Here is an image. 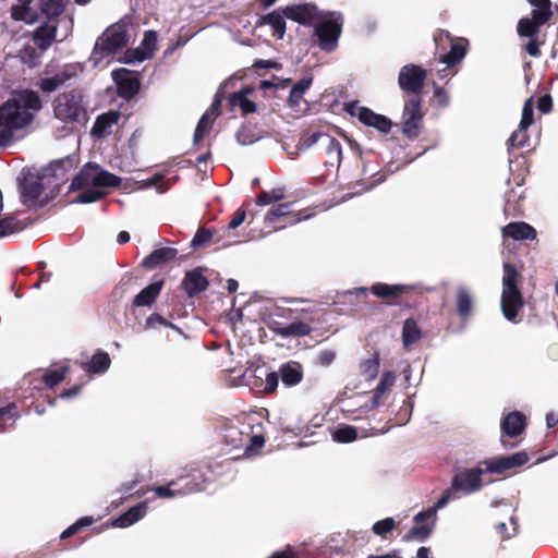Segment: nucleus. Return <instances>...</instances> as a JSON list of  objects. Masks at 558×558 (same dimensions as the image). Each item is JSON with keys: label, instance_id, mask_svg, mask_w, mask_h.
Wrapping results in <instances>:
<instances>
[{"label": "nucleus", "instance_id": "c85d7f7f", "mask_svg": "<svg viewBox=\"0 0 558 558\" xmlns=\"http://www.w3.org/2000/svg\"><path fill=\"white\" fill-rule=\"evenodd\" d=\"M178 255V250L174 247H160L153 251L148 256L142 260V266L147 269H154L158 266L165 265L173 260Z\"/></svg>", "mask_w": 558, "mask_h": 558}, {"label": "nucleus", "instance_id": "bf43d9fd", "mask_svg": "<svg viewBox=\"0 0 558 558\" xmlns=\"http://www.w3.org/2000/svg\"><path fill=\"white\" fill-rule=\"evenodd\" d=\"M213 120L209 118V113H204L201 119L197 122V125L194 131V142L197 143L202 141L206 134L208 133L209 129L211 128Z\"/></svg>", "mask_w": 558, "mask_h": 558}, {"label": "nucleus", "instance_id": "052dcab7", "mask_svg": "<svg viewBox=\"0 0 558 558\" xmlns=\"http://www.w3.org/2000/svg\"><path fill=\"white\" fill-rule=\"evenodd\" d=\"M534 123V109H533V99L529 98L525 100L522 108V117L520 124L521 130H527Z\"/></svg>", "mask_w": 558, "mask_h": 558}, {"label": "nucleus", "instance_id": "0e129e2a", "mask_svg": "<svg viewBox=\"0 0 558 558\" xmlns=\"http://www.w3.org/2000/svg\"><path fill=\"white\" fill-rule=\"evenodd\" d=\"M508 471L522 466L529 462V456L525 451H519L510 456H504Z\"/></svg>", "mask_w": 558, "mask_h": 558}, {"label": "nucleus", "instance_id": "f704fd0d", "mask_svg": "<svg viewBox=\"0 0 558 558\" xmlns=\"http://www.w3.org/2000/svg\"><path fill=\"white\" fill-rule=\"evenodd\" d=\"M111 364L110 356L107 352L98 350L89 361L81 363V367L86 373L101 374L105 373Z\"/></svg>", "mask_w": 558, "mask_h": 558}, {"label": "nucleus", "instance_id": "09e8293b", "mask_svg": "<svg viewBox=\"0 0 558 558\" xmlns=\"http://www.w3.org/2000/svg\"><path fill=\"white\" fill-rule=\"evenodd\" d=\"M530 136L526 130H521V125H519L518 130H515L510 137L508 138L507 145L508 150L523 148L529 144Z\"/></svg>", "mask_w": 558, "mask_h": 558}, {"label": "nucleus", "instance_id": "a211bd4d", "mask_svg": "<svg viewBox=\"0 0 558 558\" xmlns=\"http://www.w3.org/2000/svg\"><path fill=\"white\" fill-rule=\"evenodd\" d=\"M22 417L21 404L9 397L0 395V429L7 433L15 428V423Z\"/></svg>", "mask_w": 558, "mask_h": 558}, {"label": "nucleus", "instance_id": "2f4dec72", "mask_svg": "<svg viewBox=\"0 0 558 558\" xmlns=\"http://www.w3.org/2000/svg\"><path fill=\"white\" fill-rule=\"evenodd\" d=\"M163 279L151 282L145 287L133 300V305L136 307L150 306L158 295L160 294L163 287Z\"/></svg>", "mask_w": 558, "mask_h": 558}, {"label": "nucleus", "instance_id": "603ef678", "mask_svg": "<svg viewBox=\"0 0 558 558\" xmlns=\"http://www.w3.org/2000/svg\"><path fill=\"white\" fill-rule=\"evenodd\" d=\"M155 495L159 498H175L180 497L178 482L171 480L166 485H160L151 488Z\"/></svg>", "mask_w": 558, "mask_h": 558}, {"label": "nucleus", "instance_id": "dca6fc26", "mask_svg": "<svg viewBox=\"0 0 558 558\" xmlns=\"http://www.w3.org/2000/svg\"><path fill=\"white\" fill-rule=\"evenodd\" d=\"M439 508L434 507L428 508L427 510L418 512L414 517V526H412L404 535L403 541H418L425 542L434 531L435 521H436V512Z\"/></svg>", "mask_w": 558, "mask_h": 558}, {"label": "nucleus", "instance_id": "2eb2a0df", "mask_svg": "<svg viewBox=\"0 0 558 558\" xmlns=\"http://www.w3.org/2000/svg\"><path fill=\"white\" fill-rule=\"evenodd\" d=\"M439 508L434 507L428 508L427 510L418 512L414 517V526H412L404 535L403 541H418L425 542L434 531L435 521H436V512Z\"/></svg>", "mask_w": 558, "mask_h": 558}, {"label": "nucleus", "instance_id": "f257e3e1", "mask_svg": "<svg viewBox=\"0 0 558 558\" xmlns=\"http://www.w3.org/2000/svg\"><path fill=\"white\" fill-rule=\"evenodd\" d=\"M288 19L304 26H313L320 50L330 53L337 50L343 28V16L338 12H328L323 17L313 2H301L289 8Z\"/></svg>", "mask_w": 558, "mask_h": 558}, {"label": "nucleus", "instance_id": "20e7f679", "mask_svg": "<svg viewBox=\"0 0 558 558\" xmlns=\"http://www.w3.org/2000/svg\"><path fill=\"white\" fill-rule=\"evenodd\" d=\"M221 439L230 450L244 449V456H256L265 446V436L262 425L250 423H225L221 427Z\"/></svg>", "mask_w": 558, "mask_h": 558}, {"label": "nucleus", "instance_id": "6e6552de", "mask_svg": "<svg viewBox=\"0 0 558 558\" xmlns=\"http://www.w3.org/2000/svg\"><path fill=\"white\" fill-rule=\"evenodd\" d=\"M483 472L482 468L463 469L457 472L452 477L451 486L437 500L436 508H444L450 500L458 497V493L469 495L481 489Z\"/></svg>", "mask_w": 558, "mask_h": 558}, {"label": "nucleus", "instance_id": "a878e982", "mask_svg": "<svg viewBox=\"0 0 558 558\" xmlns=\"http://www.w3.org/2000/svg\"><path fill=\"white\" fill-rule=\"evenodd\" d=\"M293 5L294 4L286 7L281 12L276 10L266 15H263L260 16L258 23L260 25H269L272 28V35L278 39H281L286 34V17L288 19L286 13L288 9L292 8Z\"/></svg>", "mask_w": 558, "mask_h": 558}, {"label": "nucleus", "instance_id": "864d4df0", "mask_svg": "<svg viewBox=\"0 0 558 558\" xmlns=\"http://www.w3.org/2000/svg\"><path fill=\"white\" fill-rule=\"evenodd\" d=\"M107 192L97 189H87L77 195L75 203L89 204L98 202L107 196Z\"/></svg>", "mask_w": 558, "mask_h": 558}, {"label": "nucleus", "instance_id": "412c9836", "mask_svg": "<svg viewBox=\"0 0 558 558\" xmlns=\"http://www.w3.org/2000/svg\"><path fill=\"white\" fill-rule=\"evenodd\" d=\"M267 326L272 332L283 338L308 336L313 330L311 325L305 322H293L283 325L278 320H270Z\"/></svg>", "mask_w": 558, "mask_h": 558}, {"label": "nucleus", "instance_id": "7ed1b4c3", "mask_svg": "<svg viewBox=\"0 0 558 558\" xmlns=\"http://www.w3.org/2000/svg\"><path fill=\"white\" fill-rule=\"evenodd\" d=\"M534 8L530 15L519 20L517 33L522 38H527V43L523 46L524 51L533 57L538 58L542 54L541 46L544 40L539 39L541 27L548 24L553 17V2H531Z\"/></svg>", "mask_w": 558, "mask_h": 558}, {"label": "nucleus", "instance_id": "6ab92c4d", "mask_svg": "<svg viewBox=\"0 0 558 558\" xmlns=\"http://www.w3.org/2000/svg\"><path fill=\"white\" fill-rule=\"evenodd\" d=\"M174 480L178 482L180 496L199 493L206 487V477L201 470H192L190 473L180 474Z\"/></svg>", "mask_w": 558, "mask_h": 558}, {"label": "nucleus", "instance_id": "680f3d73", "mask_svg": "<svg viewBox=\"0 0 558 558\" xmlns=\"http://www.w3.org/2000/svg\"><path fill=\"white\" fill-rule=\"evenodd\" d=\"M214 236V231L206 228H199L194 238L192 239L191 246L194 248H198L204 246L210 242Z\"/></svg>", "mask_w": 558, "mask_h": 558}, {"label": "nucleus", "instance_id": "79ce46f5", "mask_svg": "<svg viewBox=\"0 0 558 558\" xmlns=\"http://www.w3.org/2000/svg\"><path fill=\"white\" fill-rule=\"evenodd\" d=\"M57 34L56 25H43L35 32V43L40 48H47L54 40Z\"/></svg>", "mask_w": 558, "mask_h": 558}, {"label": "nucleus", "instance_id": "13d9d810", "mask_svg": "<svg viewBox=\"0 0 558 558\" xmlns=\"http://www.w3.org/2000/svg\"><path fill=\"white\" fill-rule=\"evenodd\" d=\"M483 464L488 473L504 474L508 471L504 456L486 459Z\"/></svg>", "mask_w": 558, "mask_h": 558}, {"label": "nucleus", "instance_id": "4c0bfd02", "mask_svg": "<svg viewBox=\"0 0 558 558\" xmlns=\"http://www.w3.org/2000/svg\"><path fill=\"white\" fill-rule=\"evenodd\" d=\"M74 73L64 70L50 77H43L38 82L39 88L45 93H52L69 81Z\"/></svg>", "mask_w": 558, "mask_h": 558}, {"label": "nucleus", "instance_id": "0eeeda50", "mask_svg": "<svg viewBox=\"0 0 558 558\" xmlns=\"http://www.w3.org/2000/svg\"><path fill=\"white\" fill-rule=\"evenodd\" d=\"M52 106L54 117L64 123H78L87 118L83 94L77 88L59 94Z\"/></svg>", "mask_w": 558, "mask_h": 558}, {"label": "nucleus", "instance_id": "e433bc0d", "mask_svg": "<svg viewBox=\"0 0 558 558\" xmlns=\"http://www.w3.org/2000/svg\"><path fill=\"white\" fill-rule=\"evenodd\" d=\"M422 338V330L414 318H408L402 327V342L404 348H410Z\"/></svg>", "mask_w": 558, "mask_h": 558}, {"label": "nucleus", "instance_id": "f03ea898", "mask_svg": "<svg viewBox=\"0 0 558 558\" xmlns=\"http://www.w3.org/2000/svg\"><path fill=\"white\" fill-rule=\"evenodd\" d=\"M43 107L38 93L32 89L15 92L0 107V126H11V129H23L29 125L34 120L32 111H39Z\"/></svg>", "mask_w": 558, "mask_h": 558}, {"label": "nucleus", "instance_id": "a19ab883", "mask_svg": "<svg viewBox=\"0 0 558 558\" xmlns=\"http://www.w3.org/2000/svg\"><path fill=\"white\" fill-rule=\"evenodd\" d=\"M26 227L22 220L13 215H8L0 219V238L9 236L11 234L22 231Z\"/></svg>", "mask_w": 558, "mask_h": 558}, {"label": "nucleus", "instance_id": "c03bdc74", "mask_svg": "<svg viewBox=\"0 0 558 558\" xmlns=\"http://www.w3.org/2000/svg\"><path fill=\"white\" fill-rule=\"evenodd\" d=\"M31 2H21V4L13 5L11 13L15 21H23L27 24L36 22L37 14L29 7Z\"/></svg>", "mask_w": 558, "mask_h": 558}, {"label": "nucleus", "instance_id": "5701e85b", "mask_svg": "<svg viewBox=\"0 0 558 558\" xmlns=\"http://www.w3.org/2000/svg\"><path fill=\"white\" fill-rule=\"evenodd\" d=\"M266 222L278 223L283 222L280 228H283L287 223H295L302 220L300 214H295L292 210V203H282L269 209L265 216Z\"/></svg>", "mask_w": 558, "mask_h": 558}, {"label": "nucleus", "instance_id": "ddd939ff", "mask_svg": "<svg viewBox=\"0 0 558 558\" xmlns=\"http://www.w3.org/2000/svg\"><path fill=\"white\" fill-rule=\"evenodd\" d=\"M426 76L427 72L425 69L417 64L409 63L400 69L398 84L403 92L412 94L411 97H421Z\"/></svg>", "mask_w": 558, "mask_h": 558}, {"label": "nucleus", "instance_id": "de8ad7c7", "mask_svg": "<svg viewBox=\"0 0 558 558\" xmlns=\"http://www.w3.org/2000/svg\"><path fill=\"white\" fill-rule=\"evenodd\" d=\"M326 136H329V134L320 131H303L299 141V147L302 149H308L319 141H323V143L325 144Z\"/></svg>", "mask_w": 558, "mask_h": 558}, {"label": "nucleus", "instance_id": "39448f33", "mask_svg": "<svg viewBox=\"0 0 558 558\" xmlns=\"http://www.w3.org/2000/svg\"><path fill=\"white\" fill-rule=\"evenodd\" d=\"M521 275L514 265L504 263L502 292L500 298V308L504 317L513 324L521 322L519 317L523 310L525 301L519 288Z\"/></svg>", "mask_w": 558, "mask_h": 558}, {"label": "nucleus", "instance_id": "aec40b11", "mask_svg": "<svg viewBox=\"0 0 558 558\" xmlns=\"http://www.w3.org/2000/svg\"><path fill=\"white\" fill-rule=\"evenodd\" d=\"M253 93H254L253 87L245 86L242 89L230 94L228 97V104H229L230 110H234L235 108H239L241 111V114L243 117H246L251 113L256 112L257 105L248 98V95H251Z\"/></svg>", "mask_w": 558, "mask_h": 558}, {"label": "nucleus", "instance_id": "f3484780", "mask_svg": "<svg viewBox=\"0 0 558 558\" xmlns=\"http://www.w3.org/2000/svg\"><path fill=\"white\" fill-rule=\"evenodd\" d=\"M112 78L117 85V93L121 98L131 100L138 94L141 81L136 73L122 68L112 72Z\"/></svg>", "mask_w": 558, "mask_h": 558}, {"label": "nucleus", "instance_id": "c9c22d12", "mask_svg": "<svg viewBox=\"0 0 558 558\" xmlns=\"http://www.w3.org/2000/svg\"><path fill=\"white\" fill-rule=\"evenodd\" d=\"M396 375L391 371L384 372L381 378L374 390V395L372 397V407L377 408L383 403L384 395L391 389L395 385Z\"/></svg>", "mask_w": 558, "mask_h": 558}, {"label": "nucleus", "instance_id": "4468645a", "mask_svg": "<svg viewBox=\"0 0 558 558\" xmlns=\"http://www.w3.org/2000/svg\"><path fill=\"white\" fill-rule=\"evenodd\" d=\"M423 122L422 98L410 97L405 100L402 113V134L410 140L416 138Z\"/></svg>", "mask_w": 558, "mask_h": 558}, {"label": "nucleus", "instance_id": "72a5a7b5", "mask_svg": "<svg viewBox=\"0 0 558 558\" xmlns=\"http://www.w3.org/2000/svg\"><path fill=\"white\" fill-rule=\"evenodd\" d=\"M75 167V159L71 156H68L62 159L53 160L49 163V166L43 169L44 173H47V179L56 178L59 180H63L71 169Z\"/></svg>", "mask_w": 558, "mask_h": 558}, {"label": "nucleus", "instance_id": "3c124183", "mask_svg": "<svg viewBox=\"0 0 558 558\" xmlns=\"http://www.w3.org/2000/svg\"><path fill=\"white\" fill-rule=\"evenodd\" d=\"M357 437L356 428L350 425H343L337 428L333 434L332 438L337 442H351L354 441Z\"/></svg>", "mask_w": 558, "mask_h": 558}, {"label": "nucleus", "instance_id": "69168bd1", "mask_svg": "<svg viewBox=\"0 0 558 558\" xmlns=\"http://www.w3.org/2000/svg\"><path fill=\"white\" fill-rule=\"evenodd\" d=\"M41 11L46 13L49 19L61 15L65 10V2H41Z\"/></svg>", "mask_w": 558, "mask_h": 558}, {"label": "nucleus", "instance_id": "ea45409f", "mask_svg": "<svg viewBox=\"0 0 558 558\" xmlns=\"http://www.w3.org/2000/svg\"><path fill=\"white\" fill-rule=\"evenodd\" d=\"M94 180V187H119L121 185L122 179L105 169L98 165V169L96 171Z\"/></svg>", "mask_w": 558, "mask_h": 558}, {"label": "nucleus", "instance_id": "c756f323", "mask_svg": "<svg viewBox=\"0 0 558 558\" xmlns=\"http://www.w3.org/2000/svg\"><path fill=\"white\" fill-rule=\"evenodd\" d=\"M97 169L98 163L96 162L89 161L85 163L78 171V173L72 179L69 192L84 190L87 189L89 185L94 186L93 178L95 177Z\"/></svg>", "mask_w": 558, "mask_h": 558}, {"label": "nucleus", "instance_id": "e2e57ef3", "mask_svg": "<svg viewBox=\"0 0 558 558\" xmlns=\"http://www.w3.org/2000/svg\"><path fill=\"white\" fill-rule=\"evenodd\" d=\"M396 527V522L392 518H386L374 523L372 530L374 534L386 537Z\"/></svg>", "mask_w": 558, "mask_h": 558}, {"label": "nucleus", "instance_id": "cd10ccee", "mask_svg": "<svg viewBox=\"0 0 558 558\" xmlns=\"http://www.w3.org/2000/svg\"><path fill=\"white\" fill-rule=\"evenodd\" d=\"M474 299L472 292L463 286L456 291V312L462 320H468L473 312Z\"/></svg>", "mask_w": 558, "mask_h": 558}, {"label": "nucleus", "instance_id": "49530a36", "mask_svg": "<svg viewBox=\"0 0 558 558\" xmlns=\"http://www.w3.org/2000/svg\"><path fill=\"white\" fill-rule=\"evenodd\" d=\"M361 374L366 379H374L379 372V355L375 353L372 357L366 359L360 364Z\"/></svg>", "mask_w": 558, "mask_h": 558}, {"label": "nucleus", "instance_id": "4be33fe9", "mask_svg": "<svg viewBox=\"0 0 558 558\" xmlns=\"http://www.w3.org/2000/svg\"><path fill=\"white\" fill-rule=\"evenodd\" d=\"M181 286L187 296L194 298L201 292L207 290L209 281L199 268H195L185 272Z\"/></svg>", "mask_w": 558, "mask_h": 558}, {"label": "nucleus", "instance_id": "774afa93", "mask_svg": "<svg viewBox=\"0 0 558 558\" xmlns=\"http://www.w3.org/2000/svg\"><path fill=\"white\" fill-rule=\"evenodd\" d=\"M146 59H148L147 54L141 48L128 49L123 57L125 63L142 62Z\"/></svg>", "mask_w": 558, "mask_h": 558}, {"label": "nucleus", "instance_id": "338daca9", "mask_svg": "<svg viewBox=\"0 0 558 558\" xmlns=\"http://www.w3.org/2000/svg\"><path fill=\"white\" fill-rule=\"evenodd\" d=\"M335 359L336 352L333 350H323L316 355L315 364L323 367H328L333 363Z\"/></svg>", "mask_w": 558, "mask_h": 558}, {"label": "nucleus", "instance_id": "9d476101", "mask_svg": "<svg viewBox=\"0 0 558 558\" xmlns=\"http://www.w3.org/2000/svg\"><path fill=\"white\" fill-rule=\"evenodd\" d=\"M433 39L441 63L448 66H454L464 59L468 46L465 39L453 41L450 33L445 29H437L434 33Z\"/></svg>", "mask_w": 558, "mask_h": 558}, {"label": "nucleus", "instance_id": "8fccbe9b", "mask_svg": "<svg viewBox=\"0 0 558 558\" xmlns=\"http://www.w3.org/2000/svg\"><path fill=\"white\" fill-rule=\"evenodd\" d=\"M514 197L515 194L513 191H510L509 193L506 194V204L504 207V213L506 217H520L523 216L524 214L523 208L519 204V201L522 198V196H519V199L517 202L512 201V198Z\"/></svg>", "mask_w": 558, "mask_h": 558}, {"label": "nucleus", "instance_id": "58836bf2", "mask_svg": "<svg viewBox=\"0 0 558 558\" xmlns=\"http://www.w3.org/2000/svg\"><path fill=\"white\" fill-rule=\"evenodd\" d=\"M326 145V165L339 167L342 160V147L338 140L332 136L325 137Z\"/></svg>", "mask_w": 558, "mask_h": 558}, {"label": "nucleus", "instance_id": "7c9ffc66", "mask_svg": "<svg viewBox=\"0 0 558 558\" xmlns=\"http://www.w3.org/2000/svg\"><path fill=\"white\" fill-rule=\"evenodd\" d=\"M120 117L121 114L117 110H109L99 114L92 128V135L98 138L104 137L112 128V125L119 122Z\"/></svg>", "mask_w": 558, "mask_h": 558}, {"label": "nucleus", "instance_id": "f8f14e48", "mask_svg": "<svg viewBox=\"0 0 558 558\" xmlns=\"http://www.w3.org/2000/svg\"><path fill=\"white\" fill-rule=\"evenodd\" d=\"M527 426L526 416L519 411H512L505 415L500 422V442L505 449H511L519 445L520 437Z\"/></svg>", "mask_w": 558, "mask_h": 558}, {"label": "nucleus", "instance_id": "473e14b6", "mask_svg": "<svg viewBox=\"0 0 558 558\" xmlns=\"http://www.w3.org/2000/svg\"><path fill=\"white\" fill-rule=\"evenodd\" d=\"M147 512V502L142 501L131 507L113 521L117 527H128L141 520Z\"/></svg>", "mask_w": 558, "mask_h": 558}, {"label": "nucleus", "instance_id": "9b49d317", "mask_svg": "<svg viewBox=\"0 0 558 558\" xmlns=\"http://www.w3.org/2000/svg\"><path fill=\"white\" fill-rule=\"evenodd\" d=\"M17 180L22 203L27 207L37 205L48 184L46 183L47 173H44L43 170L24 169Z\"/></svg>", "mask_w": 558, "mask_h": 558}, {"label": "nucleus", "instance_id": "423d86ee", "mask_svg": "<svg viewBox=\"0 0 558 558\" xmlns=\"http://www.w3.org/2000/svg\"><path fill=\"white\" fill-rule=\"evenodd\" d=\"M369 291L390 306L414 307L418 302L414 296L422 294V289L415 284H388L376 282Z\"/></svg>", "mask_w": 558, "mask_h": 558}, {"label": "nucleus", "instance_id": "1a4fd4ad", "mask_svg": "<svg viewBox=\"0 0 558 558\" xmlns=\"http://www.w3.org/2000/svg\"><path fill=\"white\" fill-rule=\"evenodd\" d=\"M129 34L125 25L116 23L110 25L97 38L92 52V59L98 63L101 60L118 53L126 47Z\"/></svg>", "mask_w": 558, "mask_h": 558}, {"label": "nucleus", "instance_id": "a18cd8bd", "mask_svg": "<svg viewBox=\"0 0 558 558\" xmlns=\"http://www.w3.org/2000/svg\"><path fill=\"white\" fill-rule=\"evenodd\" d=\"M255 372H262L260 369H256ZM260 380V386H263L262 391L265 393H272L277 390L279 383V371L278 372H269V373H260L257 377Z\"/></svg>", "mask_w": 558, "mask_h": 558}, {"label": "nucleus", "instance_id": "bb28decb", "mask_svg": "<svg viewBox=\"0 0 558 558\" xmlns=\"http://www.w3.org/2000/svg\"><path fill=\"white\" fill-rule=\"evenodd\" d=\"M502 235L505 238H511L515 241L535 240L537 232L529 223L524 221L510 222L502 228Z\"/></svg>", "mask_w": 558, "mask_h": 558}, {"label": "nucleus", "instance_id": "393cba45", "mask_svg": "<svg viewBox=\"0 0 558 558\" xmlns=\"http://www.w3.org/2000/svg\"><path fill=\"white\" fill-rule=\"evenodd\" d=\"M279 375L286 387L299 385L304 376V367L298 361H288L279 366Z\"/></svg>", "mask_w": 558, "mask_h": 558}, {"label": "nucleus", "instance_id": "4d7b16f0", "mask_svg": "<svg viewBox=\"0 0 558 558\" xmlns=\"http://www.w3.org/2000/svg\"><path fill=\"white\" fill-rule=\"evenodd\" d=\"M140 48L147 54V58L150 59L157 48V33L155 31L145 32Z\"/></svg>", "mask_w": 558, "mask_h": 558}, {"label": "nucleus", "instance_id": "5fc2aeb1", "mask_svg": "<svg viewBox=\"0 0 558 558\" xmlns=\"http://www.w3.org/2000/svg\"><path fill=\"white\" fill-rule=\"evenodd\" d=\"M94 523L93 517H82L76 522L66 527L60 535L61 539H66L75 535L83 527H87Z\"/></svg>", "mask_w": 558, "mask_h": 558}, {"label": "nucleus", "instance_id": "37998d69", "mask_svg": "<svg viewBox=\"0 0 558 558\" xmlns=\"http://www.w3.org/2000/svg\"><path fill=\"white\" fill-rule=\"evenodd\" d=\"M68 372L69 366L66 365L56 369H48L41 376V381L47 388H53L65 379Z\"/></svg>", "mask_w": 558, "mask_h": 558}, {"label": "nucleus", "instance_id": "6e6d98bb", "mask_svg": "<svg viewBox=\"0 0 558 558\" xmlns=\"http://www.w3.org/2000/svg\"><path fill=\"white\" fill-rule=\"evenodd\" d=\"M284 197L282 189H275L270 192L262 191L256 197L258 206H266L275 202H279Z\"/></svg>", "mask_w": 558, "mask_h": 558}, {"label": "nucleus", "instance_id": "b1692460", "mask_svg": "<svg viewBox=\"0 0 558 558\" xmlns=\"http://www.w3.org/2000/svg\"><path fill=\"white\" fill-rule=\"evenodd\" d=\"M359 121L366 126H372L379 132L387 134L392 128V122L386 116L374 112L367 107H361L357 114Z\"/></svg>", "mask_w": 558, "mask_h": 558}]
</instances>
